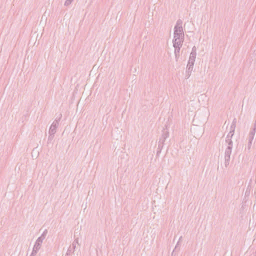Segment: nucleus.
I'll return each mask as SVG.
<instances>
[{"mask_svg": "<svg viewBox=\"0 0 256 256\" xmlns=\"http://www.w3.org/2000/svg\"><path fill=\"white\" fill-rule=\"evenodd\" d=\"M174 55L176 62H178L180 56V52L182 46H174Z\"/></svg>", "mask_w": 256, "mask_h": 256, "instance_id": "obj_9", "label": "nucleus"}, {"mask_svg": "<svg viewBox=\"0 0 256 256\" xmlns=\"http://www.w3.org/2000/svg\"><path fill=\"white\" fill-rule=\"evenodd\" d=\"M184 36L183 29L174 28V38L182 39Z\"/></svg>", "mask_w": 256, "mask_h": 256, "instance_id": "obj_6", "label": "nucleus"}, {"mask_svg": "<svg viewBox=\"0 0 256 256\" xmlns=\"http://www.w3.org/2000/svg\"><path fill=\"white\" fill-rule=\"evenodd\" d=\"M78 244V238H76L73 242L72 244L69 246L65 256H70L72 253H73L76 249V245Z\"/></svg>", "mask_w": 256, "mask_h": 256, "instance_id": "obj_4", "label": "nucleus"}, {"mask_svg": "<svg viewBox=\"0 0 256 256\" xmlns=\"http://www.w3.org/2000/svg\"><path fill=\"white\" fill-rule=\"evenodd\" d=\"M43 240H42L41 238H37V240H36V241L35 242L34 248H33L35 250L34 251L38 250L40 249V246L42 245V244Z\"/></svg>", "mask_w": 256, "mask_h": 256, "instance_id": "obj_8", "label": "nucleus"}, {"mask_svg": "<svg viewBox=\"0 0 256 256\" xmlns=\"http://www.w3.org/2000/svg\"><path fill=\"white\" fill-rule=\"evenodd\" d=\"M250 256H256V250L255 252H254L252 254H251Z\"/></svg>", "mask_w": 256, "mask_h": 256, "instance_id": "obj_25", "label": "nucleus"}, {"mask_svg": "<svg viewBox=\"0 0 256 256\" xmlns=\"http://www.w3.org/2000/svg\"><path fill=\"white\" fill-rule=\"evenodd\" d=\"M62 116V114L60 113L50 126L48 132L50 134L48 140H52L54 137V135L56 132V128L58 126V122L60 120Z\"/></svg>", "mask_w": 256, "mask_h": 256, "instance_id": "obj_2", "label": "nucleus"}, {"mask_svg": "<svg viewBox=\"0 0 256 256\" xmlns=\"http://www.w3.org/2000/svg\"><path fill=\"white\" fill-rule=\"evenodd\" d=\"M169 136V132L168 130L167 126H165V128H164L162 131V136L160 137L159 139V141L158 142V151L157 153H160L162 149L163 148V147L164 145V142L166 140L167 138H168Z\"/></svg>", "mask_w": 256, "mask_h": 256, "instance_id": "obj_1", "label": "nucleus"}, {"mask_svg": "<svg viewBox=\"0 0 256 256\" xmlns=\"http://www.w3.org/2000/svg\"><path fill=\"white\" fill-rule=\"evenodd\" d=\"M236 118H234L233 119V120H232V124H236Z\"/></svg>", "mask_w": 256, "mask_h": 256, "instance_id": "obj_24", "label": "nucleus"}, {"mask_svg": "<svg viewBox=\"0 0 256 256\" xmlns=\"http://www.w3.org/2000/svg\"><path fill=\"white\" fill-rule=\"evenodd\" d=\"M182 236H181L179 238L178 241H179V242H180V241L182 240Z\"/></svg>", "mask_w": 256, "mask_h": 256, "instance_id": "obj_27", "label": "nucleus"}, {"mask_svg": "<svg viewBox=\"0 0 256 256\" xmlns=\"http://www.w3.org/2000/svg\"><path fill=\"white\" fill-rule=\"evenodd\" d=\"M196 56V48L195 46L192 48V52L190 54L188 64H194Z\"/></svg>", "mask_w": 256, "mask_h": 256, "instance_id": "obj_5", "label": "nucleus"}, {"mask_svg": "<svg viewBox=\"0 0 256 256\" xmlns=\"http://www.w3.org/2000/svg\"><path fill=\"white\" fill-rule=\"evenodd\" d=\"M256 132V128L254 127V126L253 130L250 132V134H253L254 135H255Z\"/></svg>", "mask_w": 256, "mask_h": 256, "instance_id": "obj_18", "label": "nucleus"}, {"mask_svg": "<svg viewBox=\"0 0 256 256\" xmlns=\"http://www.w3.org/2000/svg\"><path fill=\"white\" fill-rule=\"evenodd\" d=\"M254 127L256 128V121H255V122L254 123Z\"/></svg>", "mask_w": 256, "mask_h": 256, "instance_id": "obj_28", "label": "nucleus"}, {"mask_svg": "<svg viewBox=\"0 0 256 256\" xmlns=\"http://www.w3.org/2000/svg\"><path fill=\"white\" fill-rule=\"evenodd\" d=\"M180 244V242H179V241H178L176 246H175L174 250H176L178 248Z\"/></svg>", "mask_w": 256, "mask_h": 256, "instance_id": "obj_22", "label": "nucleus"}, {"mask_svg": "<svg viewBox=\"0 0 256 256\" xmlns=\"http://www.w3.org/2000/svg\"><path fill=\"white\" fill-rule=\"evenodd\" d=\"M34 248H33L32 249V251L30 255V256H35V255L37 253V252L38 251V250H36L34 251Z\"/></svg>", "mask_w": 256, "mask_h": 256, "instance_id": "obj_17", "label": "nucleus"}, {"mask_svg": "<svg viewBox=\"0 0 256 256\" xmlns=\"http://www.w3.org/2000/svg\"><path fill=\"white\" fill-rule=\"evenodd\" d=\"M254 136V135L253 134H250L248 137V141L252 142Z\"/></svg>", "mask_w": 256, "mask_h": 256, "instance_id": "obj_15", "label": "nucleus"}, {"mask_svg": "<svg viewBox=\"0 0 256 256\" xmlns=\"http://www.w3.org/2000/svg\"><path fill=\"white\" fill-rule=\"evenodd\" d=\"M234 132H230V131L229 133L228 134V135L226 136V138H232L234 134Z\"/></svg>", "mask_w": 256, "mask_h": 256, "instance_id": "obj_14", "label": "nucleus"}, {"mask_svg": "<svg viewBox=\"0 0 256 256\" xmlns=\"http://www.w3.org/2000/svg\"><path fill=\"white\" fill-rule=\"evenodd\" d=\"M191 75V72H188L186 70V78H188Z\"/></svg>", "mask_w": 256, "mask_h": 256, "instance_id": "obj_19", "label": "nucleus"}, {"mask_svg": "<svg viewBox=\"0 0 256 256\" xmlns=\"http://www.w3.org/2000/svg\"><path fill=\"white\" fill-rule=\"evenodd\" d=\"M196 118V114H195V115L194 116V120Z\"/></svg>", "mask_w": 256, "mask_h": 256, "instance_id": "obj_29", "label": "nucleus"}, {"mask_svg": "<svg viewBox=\"0 0 256 256\" xmlns=\"http://www.w3.org/2000/svg\"><path fill=\"white\" fill-rule=\"evenodd\" d=\"M232 147L227 146L224 152V166L226 168L230 164Z\"/></svg>", "mask_w": 256, "mask_h": 256, "instance_id": "obj_3", "label": "nucleus"}, {"mask_svg": "<svg viewBox=\"0 0 256 256\" xmlns=\"http://www.w3.org/2000/svg\"><path fill=\"white\" fill-rule=\"evenodd\" d=\"M226 142L227 144V146L232 147L233 142L231 138H226Z\"/></svg>", "mask_w": 256, "mask_h": 256, "instance_id": "obj_11", "label": "nucleus"}, {"mask_svg": "<svg viewBox=\"0 0 256 256\" xmlns=\"http://www.w3.org/2000/svg\"><path fill=\"white\" fill-rule=\"evenodd\" d=\"M184 40V38H174L172 40L173 46H182Z\"/></svg>", "mask_w": 256, "mask_h": 256, "instance_id": "obj_7", "label": "nucleus"}, {"mask_svg": "<svg viewBox=\"0 0 256 256\" xmlns=\"http://www.w3.org/2000/svg\"><path fill=\"white\" fill-rule=\"evenodd\" d=\"M47 234H48V230H45L42 233L41 236L38 237V238H41L42 240H44V239L46 238V236Z\"/></svg>", "mask_w": 256, "mask_h": 256, "instance_id": "obj_12", "label": "nucleus"}, {"mask_svg": "<svg viewBox=\"0 0 256 256\" xmlns=\"http://www.w3.org/2000/svg\"><path fill=\"white\" fill-rule=\"evenodd\" d=\"M236 127V124H232L230 126V132H234L235 128Z\"/></svg>", "mask_w": 256, "mask_h": 256, "instance_id": "obj_13", "label": "nucleus"}, {"mask_svg": "<svg viewBox=\"0 0 256 256\" xmlns=\"http://www.w3.org/2000/svg\"><path fill=\"white\" fill-rule=\"evenodd\" d=\"M182 21L178 19L176 22V24L174 26V28H180V29H183L182 27Z\"/></svg>", "mask_w": 256, "mask_h": 256, "instance_id": "obj_10", "label": "nucleus"}, {"mask_svg": "<svg viewBox=\"0 0 256 256\" xmlns=\"http://www.w3.org/2000/svg\"><path fill=\"white\" fill-rule=\"evenodd\" d=\"M73 0H66V1L64 2V5L66 6H68V5H70L72 3V2Z\"/></svg>", "mask_w": 256, "mask_h": 256, "instance_id": "obj_16", "label": "nucleus"}, {"mask_svg": "<svg viewBox=\"0 0 256 256\" xmlns=\"http://www.w3.org/2000/svg\"><path fill=\"white\" fill-rule=\"evenodd\" d=\"M175 250H174L172 251V256H174V251H175Z\"/></svg>", "mask_w": 256, "mask_h": 256, "instance_id": "obj_26", "label": "nucleus"}, {"mask_svg": "<svg viewBox=\"0 0 256 256\" xmlns=\"http://www.w3.org/2000/svg\"><path fill=\"white\" fill-rule=\"evenodd\" d=\"M194 65V64L188 63L187 67L186 68H192V69L193 70Z\"/></svg>", "mask_w": 256, "mask_h": 256, "instance_id": "obj_21", "label": "nucleus"}, {"mask_svg": "<svg viewBox=\"0 0 256 256\" xmlns=\"http://www.w3.org/2000/svg\"><path fill=\"white\" fill-rule=\"evenodd\" d=\"M252 144V142L248 141V146H247V148L248 150H250V148H251Z\"/></svg>", "mask_w": 256, "mask_h": 256, "instance_id": "obj_20", "label": "nucleus"}, {"mask_svg": "<svg viewBox=\"0 0 256 256\" xmlns=\"http://www.w3.org/2000/svg\"><path fill=\"white\" fill-rule=\"evenodd\" d=\"M187 72H192V68H186V70Z\"/></svg>", "mask_w": 256, "mask_h": 256, "instance_id": "obj_23", "label": "nucleus"}]
</instances>
